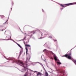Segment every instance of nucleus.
Segmentation results:
<instances>
[{
	"instance_id": "obj_1",
	"label": "nucleus",
	"mask_w": 76,
	"mask_h": 76,
	"mask_svg": "<svg viewBox=\"0 0 76 76\" xmlns=\"http://www.w3.org/2000/svg\"><path fill=\"white\" fill-rule=\"evenodd\" d=\"M76 4V2L74 3H70L69 4H64V5H66L65 6H64L63 4H61V6H62V7H67V6H70L71 5H73V4Z\"/></svg>"
},
{
	"instance_id": "obj_2",
	"label": "nucleus",
	"mask_w": 76,
	"mask_h": 76,
	"mask_svg": "<svg viewBox=\"0 0 76 76\" xmlns=\"http://www.w3.org/2000/svg\"><path fill=\"white\" fill-rule=\"evenodd\" d=\"M49 52L50 53V54H52V55H53L54 60H55V61H57V56H56V55H55V54H54V53L53 52L51 51H49Z\"/></svg>"
},
{
	"instance_id": "obj_3",
	"label": "nucleus",
	"mask_w": 76,
	"mask_h": 76,
	"mask_svg": "<svg viewBox=\"0 0 76 76\" xmlns=\"http://www.w3.org/2000/svg\"><path fill=\"white\" fill-rule=\"evenodd\" d=\"M17 62L18 63H19V64H22V65H23V66L24 67L26 66V64H23V62H22V61L18 60L17 61Z\"/></svg>"
},
{
	"instance_id": "obj_4",
	"label": "nucleus",
	"mask_w": 76,
	"mask_h": 76,
	"mask_svg": "<svg viewBox=\"0 0 76 76\" xmlns=\"http://www.w3.org/2000/svg\"><path fill=\"white\" fill-rule=\"evenodd\" d=\"M71 55V54L70 53L68 54V56L67 57V58H68V59H72V57H71L70 56Z\"/></svg>"
},
{
	"instance_id": "obj_5",
	"label": "nucleus",
	"mask_w": 76,
	"mask_h": 76,
	"mask_svg": "<svg viewBox=\"0 0 76 76\" xmlns=\"http://www.w3.org/2000/svg\"><path fill=\"white\" fill-rule=\"evenodd\" d=\"M26 47H31V45H26V43H24Z\"/></svg>"
},
{
	"instance_id": "obj_6",
	"label": "nucleus",
	"mask_w": 76,
	"mask_h": 76,
	"mask_svg": "<svg viewBox=\"0 0 76 76\" xmlns=\"http://www.w3.org/2000/svg\"><path fill=\"white\" fill-rule=\"evenodd\" d=\"M45 76H48V73H47L46 71L45 72Z\"/></svg>"
},
{
	"instance_id": "obj_7",
	"label": "nucleus",
	"mask_w": 76,
	"mask_h": 76,
	"mask_svg": "<svg viewBox=\"0 0 76 76\" xmlns=\"http://www.w3.org/2000/svg\"><path fill=\"white\" fill-rule=\"evenodd\" d=\"M42 73L39 72H38V76H42Z\"/></svg>"
},
{
	"instance_id": "obj_8",
	"label": "nucleus",
	"mask_w": 76,
	"mask_h": 76,
	"mask_svg": "<svg viewBox=\"0 0 76 76\" xmlns=\"http://www.w3.org/2000/svg\"><path fill=\"white\" fill-rule=\"evenodd\" d=\"M28 75V72H27L24 75V76H28V75Z\"/></svg>"
},
{
	"instance_id": "obj_9",
	"label": "nucleus",
	"mask_w": 76,
	"mask_h": 76,
	"mask_svg": "<svg viewBox=\"0 0 76 76\" xmlns=\"http://www.w3.org/2000/svg\"><path fill=\"white\" fill-rule=\"evenodd\" d=\"M26 53L27 54L28 53V48L27 47L26 48Z\"/></svg>"
},
{
	"instance_id": "obj_10",
	"label": "nucleus",
	"mask_w": 76,
	"mask_h": 76,
	"mask_svg": "<svg viewBox=\"0 0 76 76\" xmlns=\"http://www.w3.org/2000/svg\"><path fill=\"white\" fill-rule=\"evenodd\" d=\"M69 56V54H66L65 55V56L66 57V58H67L68 57V56Z\"/></svg>"
},
{
	"instance_id": "obj_11",
	"label": "nucleus",
	"mask_w": 76,
	"mask_h": 76,
	"mask_svg": "<svg viewBox=\"0 0 76 76\" xmlns=\"http://www.w3.org/2000/svg\"><path fill=\"white\" fill-rule=\"evenodd\" d=\"M17 45H18V46H19V47H20V48H22V47L21 46H20V45H19V44H17Z\"/></svg>"
},
{
	"instance_id": "obj_12",
	"label": "nucleus",
	"mask_w": 76,
	"mask_h": 76,
	"mask_svg": "<svg viewBox=\"0 0 76 76\" xmlns=\"http://www.w3.org/2000/svg\"><path fill=\"white\" fill-rule=\"evenodd\" d=\"M57 63L59 64H61V62H57Z\"/></svg>"
},
{
	"instance_id": "obj_13",
	"label": "nucleus",
	"mask_w": 76,
	"mask_h": 76,
	"mask_svg": "<svg viewBox=\"0 0 76 76\" xmlns=\"http://www.w3.org/2000/svg\"><path fill=\"white\" fill-rule=\"evenodd\" d=\"M25 38H26V37H24L23 38V39L22 40H21V41H22V40H25Z\"/></svg>"
},
{
	"instance_id": "obj_14",
	"label": "nucleus",
	"mask_w": 76,
	"mask_h": 76,
	"mask_svg": "<svg viewBox=\"0 0 76 76\" xmlns=\"http://www.w3.org/2000/svg\"><path fill=\"white\" fill-rule=\"evenodd\" d=\"M47 51V50L46 49H45L43 50V52H45V51Z\"/></svg>"
},
{
	"instance_id": "obj_15",
	"label": "nucleus",
	"mask_w": 76,
	"mask_h": 76,
	"mask_svg": "<svg viewBox=\"0 0 76 76\" xmlns=\"http://www.w3.org/2000/svg\"><path fill=\"white\" fill-rule=\"evenodd\" d=\"M49 38H51H51H52V36H49Z\"/></svg>"
},
{
	"instance_id": "obj_16",
	"label": "nucleus",
	"mask_w": 76,
	"mask_h": 76,
	"mask_svg": "<svg viewBox=\"0 0 76 76\" xmlns=\"http://www.w3.org/2000/svg\"><path fill=\"white\" fill-rule=\"evenodd\" d=\"M53 41L54 42H56V41H57V40H56V39H55V40L53 39Z\"/></svg>"
},
{
	"instance_id": "obj_17",
	"label": "nucleus",
	"mask_w": 76,
	"mask_h": 76,
	"mask_svg": "<svg viewBox=\"0 0 76 76\" xmlns=\"http://www.w3.org/2000/svg\"><path fill=\"white\" fill-rule=\"evenodd\" d=\"M28 58H26V61H28Z\"/></svg>"
},
{
	"instance_id": "obj_18",
	"label": "nucleus",
	"mask_w": 76,
	"mask_h": 76,
	"mask_svg": "<svg viewBox=\"0 0 76 76\" xmlns=\"http://www.w3.org/2000/svg\"><path fill=\"white\" fill-rule=\"evenodd\" d=\"M22 53V51H20V54Z\"/></svg>"
},
{
	"instance_id": "obj_19",
	"label": "nucleus",
	"mask_w": 76,
	"mask_h": 76,
	"mask_svg": "<svg viewBox=\"0 0 76 76\" xmlns=\"http://www.w3.org/2000/svg\"><path fill=\"white\" fill-rule=\"evenodd\" d=\"M74 62H75V64H76V60L75 61H74Z\"/></svg>"
},
{
	"instance_id": "obj_20",
	"label": "nucleus",
	"mask_w": 76,
	"mask_h": 76,
	"mask_svg": "<svg viewBox=\"0 0 76 76\" xmlns=\"http://www.w3.org/2000/svg\"><path fill=\"white\" fill-rule=\"evenodd\" d=\"M39 39H42V37H41L40 38H39Z\"/></svg>"
},
{
	"instance_id": "obj_21",
	"label": "nucleus",
	"mask_w": 76,
	"mask_h": 76,
	"mask_svg": "<svg viewBox=\"0 0 76 76\" xmlns=\"http://www.w3.org/2000/svg\"><path fill=\"white\" fill-rule=\"evenodd\" d=\"M28 43V42H26V44H27Z\"/></svg>"
},
{
	"instance_id": "obj_22",
	"label": "nucleus",
	"mask_w": 76,
	"mask_h": 76,
	"mask_svg": "<svg viewBox=\"0 0 76 76\" xmlns=\"http://www.w3.org/2000/svg\"><path fill=\"white\" fill-rule=\"evenodd\" d=\"M41 35L42 36V33H41Z\"/></svg>"
},
{
	"instance_id": "obj_23",
	"label": "nucleus",
	"mask_w": 76,
	"mask_h": 76,
	"mask_svg": "<svg viewBox=\"0 0 76 76\" xmlns=\"http://www.w3.org/2000/svg\"><path fill=\"white\" fill-rule=\"evenodd\" d=\"M38 76V73H37V76Z\"/></svg>"
},
{
	"instance_id": "obj_24",
	"label": "nucleus",
	"mask_w": 76,
	"mask_h": 76,
	"mask_svg": "<svg viewBox=\"0 0 76 76\" xmlns=\"http://www.w3.org/2000/svg\"><path fill=\"white\" fill-rule=\"evenodd\" d=\"M24 44H25V42H24Z\"/></svg>"
},
{
	"instance_id": "obj_25",
	"label": "nucleus",
	"mask_w": 76,
	"mask_h": 76,
	"mask_svg": "<svg viewBox=\"0 0 76 76\" xmlns=\"http://www.w3.org/2000/svg\"><path fill=\"white\" fill-rule=\"evenodd\" d=\"M52 60H53V58H52Z\"/></svg>"
},
{
	"instance_id": "obj_26",
	"label": "nucleus",
	"mask_w": 76,
	"mask_h": 76,
	"mask_svg": "<svg viewBox=\"0 0 76 76\" xmlns=\"http://www.w3.org/2000/svg\"><path fill=\"white\" fill-rule=\"evenodd\" d=\"M29 61V59H28V61Z\"/></svg>"
},
{
	"instance_id": "obj_27",
	"label": "nucleus",
	"mask_w": 76,
	"mask_h": 76,
	"mask_svg": "<svg viewBox=\"0 0 76 76\" xmlns=\"http://www.w3.org/2000/svg\"><path fill=\"white\" fill-rule=\"evenodd\" d=\"M30 57V58H31V57Z\"/></svg>"
},
{
	"instance_id": "obj_28",
	"label": "nucleus",
	"mask_w": 76,
	"mask_h": 76,
	"mask_svg": "<svg viewBox=\"0 0 76 76\" xmlns=\"http://www.w3.org/2000/svg\"><path fill=\"white\" fill-rule=\"evenodd\" d=\"M39 63H40L39 62Z\"/></svg>"
},
{
	"instance_id": "obj_29",
	"label": "nucleus",
	"mask_w": 76,
	"mask_h": 76,
	"mask_svg": "<svg viewBox=\"0 0 76 76\" xmlns=\"http://www.w3.org/2000/svg\"><path fill=\"white\" fill-rule=\"evenodd\" d=\"M39 63H40L39 62Z\"/></svg>"
},
{
	"instance_id": "obj_30",
	"label": "nucleus",
	"mask_w": 76,
	"mask_h": 76,
	"mask_svg": "<svg viewBox=\"0 0 76 76\" xmlns=\"http://www.w3.org/2000/svg\"><path fill=\"white\" fill-rule=\"evenodd\" d=\"M39 63H40L39 62Z\"/></svg>"
}]
</instances>
